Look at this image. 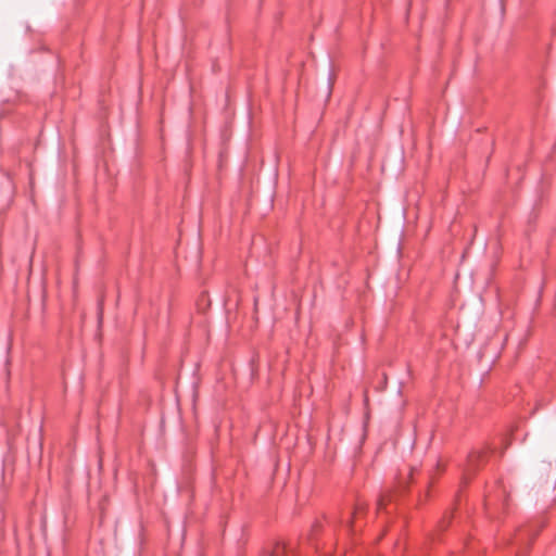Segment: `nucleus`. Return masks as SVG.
<instances>
[{
  "label": "nucleus",
  "mask_w": 556,
  "mask_h": 556,
  "mask_svg": "<svg viewBox=\"0 0 556 556\" xmlns=\"http://www.w3.org/2000/svg\"><path fill=\"white\" fill-rule=\"evenodd\" d=\"M538 531L539 528L536 526H528L518 530L514 539L510 541V544L514 547V556H523L527 547Z\"/></svg>",
  "instance_id": "f257e3e1"
},
{
  "label": "nucleus",
  "mask_w": 556,
  "mask_h": 556,
  "mask_svg": "<svg viewBox=\"0 0 556 556\" xmlns=\"http://www.w3.org/2000/svg\"><path fill=\"white\" fill-rule=\"evenodd\" d=\"M483 457L482 451H473L468 455L466 467L464 468V477L476 467L478 462Z\"/></svg>",
  "instance_id": "f03ea898"
},
{
  "label": "nucleus",
  "mask_w": 556,
  "mask_h": 556,
  "mask_svg": "<svg viewBox=\"0 0 556 556\" xmlns=\"http://www.w3.org/2000/svg\"><path fill=\"white\" fill-rule=\"evenodd\" d=\"M293 554V551L285 544H276L274 549L269 553V556H289Z\"/></svg>",
  "instance_id": "7ed1b4c3"
},
{
  "label": "nucleus",
  "mask_w": 556,
  "mask_h": 556,
  "mask_svg": "<svg viewBox=\"0 0 556 556\" xmlns=\"http://www.w3.org/2000/svg\"><path fill=\"white\" fill-rule=\"evenodd\" d=\"M383 505H384V497H381V498H379V501L377 502V507H378V508H381Z\"/></svg>",
  "instance_id": "20e7f679"
},
{
  "label": "nucleus",
  "mask_w": 556,
  "mask_h": 556,
  "mask_svg": "<svg viewBox=\"0 0 556 556\" xmlns=\"http://www.w3.org/2000/svg\"><path fill=\"white\" fill-rule=\"evenodd\" d=\"M361 509H362V507H361V505H359V506H357V507H356V510H355L353 514H354V515H355V514H357V513H358V510H361Z\"/></svg>",
  "instance_id": "39448f33"
},
{
  "label": "nucleus",
  "mask_w": 556,
  "mask_h": 556,
  "mask_svg": "<svg viewBox=\"0 0 556 556\" xmlns=\"http://www.w3.org/2000/svg\"><path fill=\"white\" fill-rule=\"evenodd\" d=\"M328 80H329L328 88L330 89V86H331V77L330 76L328 77Z\"/></svg>",
  "instance_id": "423d86ee"
},
{
  "label": "nucleus",
  "mask_w": 556,
  "mask_h": 556,
  "mask_svg": "<svg viewBox=\"0 0 556 556\" xmlns=\"http://www.w3.org/2000/svg\"><path fill=\"white\" fill-rule=\"evenodd\" d=\"M346 523H348V526H350V523H351V518L350 517L348 518Z\"/></svg>",
  "instance_id": "0eeeda50"
}]
</instances>
